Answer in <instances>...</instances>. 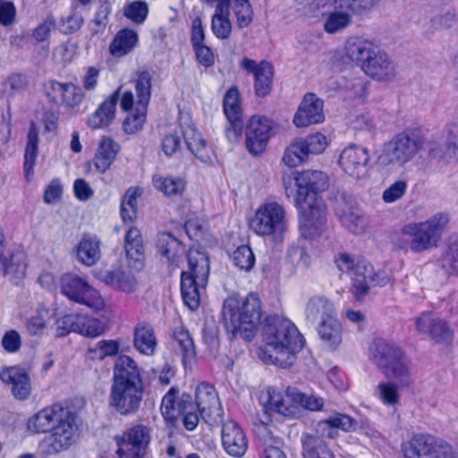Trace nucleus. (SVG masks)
Wrapping results in <instances>:
<instances>
[{
    "label": "nucleus",
    "mask_w": 458,
    "mask_h": 458,
    "mask_svg": "<svg viewBox=\"0 0 458 458\" xmlns=\"http://www.w3.org/2000/svg\"><path fill=\"white\" fill-rule=\"evenodd\" d=\"M295 206L299 212V229L302 237L318 235L326 223V206L318 193L328 187L327 175L317 170L295 171Z\"/></svg>",
    "instance_id": "nucleus-1"
},
{
    "label": "nucleus",
    "mask_w": 458,
    "mask_h": 458,
    "mask_svg": "<svg viewBox=\"0 0 458 458\" xmlns=\"http://www.w3.org/2000/svg\"><path fill=\"white\" fill-rule=\"evenodd\" d=\"M262 341L259 357L263 362L280 368L290 367L295 360V354L304 345L303 336L296 326L279 318H272L263 327Z\"/></svg>",
    "instance_id": "nucleus-2"
},
{
    "label": "nucleus",
    "mask_w": 458,
    "mask_h": 458,
    "mask_svg": "<svg viewBox=\"0 0 458 458\" xmlns=\"http://www.w3.org/2000/svg\"><path fill=\"white\" fill-rule=\"evenodd\" d=\"M143 383L140 369L128 355L117 358L109 394V405L120 415L134 414L143 399Z\"/></svg>",
    "instance_id": "nucleus-3"
},
{
    "label": "nucleus",
    "mask_w": 458,
    "mask_h": 458,
    "mask_svg": "<svg viewBox=\"0 0 458 458\" xmlns=\"http://www.w3.org/2000/svg\"><path fill=\"white\" fill-rule=\"evenodd\" d=\"M449 221L447 213L438 212L424 221L406 224L394 233L392 243L404 253L429 251L439 245Z\"/></svg>",
    "instance_id": "nucleus-4"
},
{
    "label": "nucleus",
    "mask_w": 458,
    "mask_h": 458,
    "mask_svg": "<svg viewBox=\"0 0 458 458\" xmlns=\"http://www.w3.org/2000/svg\"><path fill=\"white\" fill-rule=\"evenodd\" d=\"M261 316V302L255 293L248 294L242 302L234 297H229L224 302V325L233 337L250 341L260 324Z\"/></svg>",
    "instance_id": "nucleus-5"
},
{
    "label": "nucleus",
    "mask_w": 458,
    "mask_h": 458,
    "mask_svg": "<svg viewBox=\"0 0 458 458\" xmlns=\"http://www.w3.org/2000/svg\"><path fill=\"white\" fill-rule=\"evenodd\" d=\"M369 357L386 377L395 380L402 386L411 384L409 360L393 343L381 338L375 339L369 347Z\"/></svg>",
    "instance_id": "nucleus-6"
},
{
    "label": "nucleus",
    "mask_w": 458,
    "mask_h": 458,
    "mask_svg": "<svg viewBox=\"0 0 458 458\" xmlns=\"http://www.w3.org/2000/svg\"><path fill=\"white\" fill-rule=\"evenodd\" d=\"M338 269L349 275L352 282V293L357 301H361L370 286H385L390 282L386 271L375 272L373 267L360 257L340 253L335 259Z\"/></svg>",
    "instance_id": "nucleus-7"
},
{
    "label": "nucleus",
    "mask_w": 458,
    "mask_h": 458,
    "mask_svg": "<svg viewBox=\"0 0 458 458\" xmlns=\"http://www.w3.org/2000/svg\"><path fill=\"white\" fill-rule=\"evenodd\" d=\"M188 271L181 274V293L184 304L196 310L200 304L209 276V260L208 255L197 248H191L188 252Z\"/></svg>",
    "instance_id": "nucleus-8"
},
{
    "label": "nucleus",
    "mask_w": 458,
    "mask_h": 458,
    "mask_svg": "<svg viewBox=\"0 0 458 458\" xmlns=\"http://www.w3.org/2000/svg\"><path fill=\"white\" fill-rule=\"evenodd\" d=\"M425 140L416 131H405L386 142L377 158L383 168L403 166L411 162L424 148Z\"/></svg>",
    "instance_id": "nucleus-9"
},
{
    "label": "nucleus",
    "mask_w": 458,
    "mask_h": 458,
    "mask_svg": "<svg viewBox=\"0 0 458 458\" xmlns=\"http://www.w3.org/2000/svg\"><path fill=\"white\" fill-rule=\"evenodd\" d=\"M248 225L256 235L271 237L274 241L280 242L288 230L286 209L276 201L264 202L250 216Z\"/></svg>",
    "instance_id": "nucleus-10"
},
{
    "label": "nucleus",
    "mask_w": 458,
    "mask_h": 458,
    "mask_svg": "<svg viewBox=\"0 0 458 458\" xmlns=\"http://www.w3.org/2000/svg\"><path fill=\"white\" fill-rule=\"evenodd\" d=\"M152 438V428L145 424H134L114 436L117 458H144Z\"/></svg>",
    "instance_id": "nucleus-11"
},
{
    "label": "nucleus",
    "mask_w": 458,
    "mask_h": 458,
    "mask_svg": "<svg viewBox=\"0 0 458 458\" xmlns=\"http://www.w3.org/2000/svg\"><path fill=\"white\" fill-rule=\"evenodd\" d=\"M401 450L405 458H458L457 452L446 441L426 435L413 436L402 444Z\"/></svg>",
    "instance_id": "nucleus-12"
},
{
    "label": "nucleus",
    "mask_w": 458,
    "mask_h": 458,
    "mask_svg": "<svg viewBox=\"0 0 458 458\" xmlns=\"http://www.w3.org/2000/svg\"><path fill=\"white\" fill-rule=\"evenodd\" d=\"M119 99L122 110L127 112L132 109L134 94L131 90H123L120 87L88 115L87 125L92 130H101L112 124L115 118L116 105Z\"/></svg>",
    "instance_id": "nucleus-13"
},
{
    "label": "nucleus",
    "mask_w": 458,
    "mask_h": 458,
    "mask_svg": "<svg viewBox=\"0 0 458 458\" xmlns=\"http://www.w3.org/2000/svg\"><path fill=\"white\" fill-rule=\"evenodd\" d=\"M61 292L69 300L84 304L95 312L101 311L106 307L99 292L76 275L65 274L61 277Z\"/></svg>",
    "instance_id": "nucleus-14"
},
{
    "label": "nucleus",
    "mask_w": 458,
    "mask_h": 458,
    "mask_svg": "<svg viewBox=\"0 0 458 458\" xmlns=\"http://www.w3.org/2000/svg\"><path fill=\"white\" fill-rule=\"evenodd\" d=\"M151 76L148 72H141L134 81L137 100L134 99L135 110L127 115L123 123V129L127 134L140 131L146 122L147 108L151 96Z\"/></svg>",
    "instance_id": "nucleus-15"
},
{
    "label": "nucleus",
    "mask_w": 458,
    "mask_h": 458,
    "mask_svg": "<svg viewBox=\"0 0 458 458\" xmlns=\"http://www.w3.org/2000/svg\"><path fill=\"white\" fill-rule=\"evenodd\" d=\"M275 133L276 123L273 120L262 115H252L245 128L247 150L253 156L262 154Z\"/></svg>",
    "instance_id": "nucleus-16"
},
{
    "label": "nucleus",
    "mask_w": 458,
    "mask_h": 458,
    "mask_svg": "<svg viewBox=\"0 0 458 458\" xmlns=\"http://www.w3.org/2000/svg\"><path fill=\"white\" fill-rule=\"evenodd\" d=\"M43 93L48 102L58 106L74 108L79 106L84 98L82 89L72 82H61L49 80L43 84Z\"/></svg>",
    "instance_id": "nucleus-17"
},
{
    "label": "nucleus",
    "mask_w": 458,
    "mask_h": 458,
    "mask_svg": "<svg viewBox=\"0 0 458 458\" xmlns=\"http://www.w3.org/2000/svg\"><path fill=\"white\" fill-rule=\"evenodd\" d=\"M294 389L285 393L268 386L259 393V401L266 413H277L284 417L296 418V406L293 402Z\"/></svg>",
    "instance_id": "nucleus-18"
},
{
    "label": "nucleus",
    "mask_w": 458,
    "mask_h": 458,
    "mask_svg": "<svg viewBox=\"0 0 458 458\" xmlns=\"http://www.w3.org/2000/svg\"><path fill=\"white\" fill-rule=\"evenodd\" d=\"M370 157L367 148L352 145L344 148L339 157V165L350 177L361 180L369 175Z\"/></svg>",
    "instance_id": "nucleus-19"
},
{
    "label": "nucleus",
    "mask_w": 458,
    "mask_h": 458,
    "mask_svg": "<svg viewBox=\"0 0 458 458\" xmlns=\"http://www.w3.org/2000/svg\"><path fill=\"white\" fill-rule=\"evenodd\" d=\"M79 437V427L76 423L75 413L57 424L44 443L48 454H57L69 449Z\"/></svg>",
    "instance_id": "nucleus-20"
},
{
    "label": "nucleus",
    "mask_w": 458,
    "mask_h": 458,
    "mask_svg": "<svg viewBox=\"0 0 458 458\" xmlns=\"http://www.w3.org/2000/svg\"><path fill=\"white\" fill-rule=\"evenodd\" d=\"M335 214L342 225L353 234L361 235L369 228L368 216L354 200L341 199L336 205Z\"/></svg>",
    "instance_id": "nucleus-21"
},
{
    "label": "nucleus",
    "mask_w": 458,
    "mask_h": 458,
    "mask_svg": "<svg viewBox=\"0 0 458 458\" xmlns=\"http://www.w3.org/2000/svg\"><path fill=\"white\" fill-rule=\"evenodd\" d=\"M362 71L374 81L389 82L397 77L398 64L390 54L378 47Z\"/></svg>",
    "instance_id": "nucleus-22"
},
{
    "label": "nucleus",
    "mask_w": 458,
    "mask_h": 458,
    "mask_svg": "<svg viewBox=\"0 0 458 458\" xmlns=\"http://www.w3.org/2000/svg\"><path fill=\"white\" fill-rule=\"evenodd\" d=\"M194 405L207 423H215L222 416L217 393L215 387L208 383H200L197 386Z\"/></svg>",
    "instance_id": "nucleus-23"
},
{
    "label": "nucleus",
    "mask_w": 458,
    "mask_h": 458,
    "mask_svg": "<svg viewBox=\"0 0 458 458\" xmlns=\"http://www.w3.org/2000/svg\"><path fill=\"white\" fill-rule=\"evenodd\" d=\"M188 149L203 163H212L214 153L189 117H182L179 128Z\"/></svg>",
    "instance_id": "nucleus-24"
},
{
    "label": "nucleus",
    "mask_w": 458,
    "mask_h": 458,
    "mask_svg": "<svg viewBox=\"0 0 458 458\" xmlns=\"http://www.w3.org/2000/svg\"><path fill=\"white\" fill-rule=\"evenodd\" d=\"M378 47L367 38L351 36L344 44L343 57L363 70Z\"/></svg>",
    "instance_id": "nucleus-25"
},
{
    "label": "nucleus",
    "mask_w": 458,
    "mask_h": 458,
    "mask_svg": "<svg viewBox=\"0 0 458 458\" xmlns=\"http://www.w3.org/2000/svg\"><path fill=\"white\" fill-rule=\"evenodd\" d=\"M1 381L9 386L13 397L27 400L31 394V381L25 369L20 366L6 367L0 372Z\"/></svg>",
    "instance_id": "nucleus-26"
},
{
    "label": "nucleus",
    "mask_w": 458,
    "mask_h": 458,
    "mask_svg": "<svg viewBox=\"0 0 458 458\" xmlns=\"http://www.w3.org/2000/svg\"><path fill=\"white\" fill-rule=\"evenodd\" d=\"M222 445L231 456L242 457L248 449V439L241 426L234 420H226L222 425Z\"/></svg>",
    "instance_id": "nucleus-27"
},
{
    "label": "nucleus",
    "mask_w": 458,
    "mask_h": 458,
    "mask_svg": "<svg viewBox=\"0 0 458 458\" xmlns=\"http://www.w3.org/2000/svg\"><path fill=\"white\" fill-rule=\"evenodd\" d=\"M323 101L313 93L306 94L293 117L297 127H306L324 121Z\"/></svg>",
    "instance_id": "nucleus-28"
},
{
    "label": "nucleus",
    "mask_w": 458,
    "mask_h": 458,
    "mask_svg": "<svg viewBox=\"0 0 458 458\" xmlns=\"http://www.w3.org/2000/svg\"><path fill=\"white\" fill-rule=\"evenodd\" d=\"M124 250L128 266L135 270L140 271L145 266V251L140 231L131 226L124 236Z\"/></svg>",
    "instance_id": "nucleus-29"
},
{
    "label": "nucleus",
    "mask_w": 458,
    "mask_h": 458,
    "mask_svg": "<svg viewBox=\"0 0 458 458\" xmlns=\"http://www.w3.org/2000/svg\"><path fill=\"white\" fill-rule=\"evenodd\" d=\"M241 65L247 72L252 73L255 77V91L259 97L267 96L270 90L273 81V67L268 62L257 64L256 61L244 58Z\"/></svg>",
    "instance_id": "nucleus-30"
},
{
    "label": "nucleus",
    "mask_w": 458,
    "mask_h": 458,
    "mask_svg": "<svg viewBox=\"0 0 458 458\" xmlns=\"http://www.w3.org/2000/svg\"><path fill=\"white\" fill-rule=\"evenodd\" d=\"M97 277L109 287L123 293H132L137 287L135 276L120 267L98 271Z\"/></svg>",
    "instance_id": "nucleus-31"
},
{
    "label": "nucleus",
    "mask_w": 458,
    "mask_h": 458,
    "mask_svg": "<svg viewBox=\"0 0 458 458\" xmlns=\"http://www.w3.org/2000/svg\"><path fill=\"white\" fill-rule=\"evenodd\" d=\"M73 252L78 262L91 267L100 259V242L95 235L84 234L74 247Z\"/></svg>",
    "instance_id": "nucleus-32"
},
{
    "label": "nucleus",
    "mask_w": 458,
    "mask_h": 458,
    "mask_svg": "<svg viewBox=\"0 0 458 458\" xmlns=\"http://www.w3.org/2000/svg\"><path fill=\"white\" fill-rule=\"evenodd\" d=\"M133 346L141 354L153 356L157 347V339L151 325L139 322L133 330Z\"/></svg>",
    "instance_id": "nucleus-33"
},
{
    "label": "nucleus",
    "mask_w": 458,
    "mask_h": 458,
    "mask_svg": "<svg viewBox=\"0 0 458 458\" xmlns=\"http://www.w3.org/2000/svg\"><path fill=\"white\" fill-rule=\"evenodd\" d=\"M120 150L119 144L108 136H102L93 158L95 168L101 174L109 169Z\"/></svg>",
    "instance_id": "nucleus-34"
},
{
    "label": "nucleus",
    "mask_w": 458,
    "mask_h": 458,
    "mask_svg": "<svg viewBox=\"0 0 458 458\" xmlns=\"http://www.w3.org/2000/svg\"><path fill=\"white\" fill-rule=\"evenodd\" d=\"M336 316L334 303L325 296L315 295L309 299L305 308V318L310 322L327 320Z\"/></svg>",
    "instance_id": "nucleus-35"
},
{
    "label": "nucleus",
    "mask_w": 458,
    "mask_h": 458,
    "mask_svg": "<svg viewBox=\"0 0 458 458\" xmlns=\"http://www.w3.org/2000/svg\"><path fill=\"white\" fill-rule=\"evenodd\" d=\"M317 331L319 339L327 348L335 350L341 345L344 330L336 316L327 320L320 321L318 325Z\"/></svg>",
    "instance_id": "nucleus-36"
},
{
    "label": "nucleus",
    "mask_w": 458,
    "mask_h": 458,
    "mask_svg": "<svg viewBox=\"0 0 458 458\" xmlns=\"http://www.w3.org/2000/svg\"><path fill=\"white\" fill-rule=\"evenodd\" d=\"M157 249L161 256L174 266H178L184 254V248L174 236L168 233H160L157 238Z\"/></svg>",
    "instance_id": "nucleus-37"
},
{
    "label": "nucleus",
    "mask_w": 458,
    "mask_h": 458,
    "mask_svg": "<svg viewBox=\"0 0 458 458\" xmlns=\"http://www.w3.org/2000/svg\"><path fill=\"white\" fill-rule=\"evenodd\" d=\"M172 346L174 351L182 356V361L186 366L196 355L195 346L190 333L182 327L174 329Z\"/></svg>",
    "instance_id": "nucleus-38"
},
{
    "label": "nucleus",
    "mask_w": 458,
    "mask_h": 458,
    "mask_svg": "<svg viewBox=\"0 0 458 458\" xmlns=\"http://www.w3.org/2000/svg\"><path fill=\"white\" fill-rule=\"evenodd\" d=\"M458 28V17L451 10H441L437 13L423 26V33L431 36L437 31L449 30Z\"/></svg>",
    "instance_id": "nucleus-39"
},
{
    "label": "nucleus",
    "mask_w": 458,
    "mask_h": 458,
    "mask_svg": "<svg viewBox=\"0 0 458 458\" xmlns=\"http://www.w3.org/2000/svg\"><path fill=\"white\" fill-rule=\"evenodd\" d=\"M38 153V131L34 123H31L28 135L24 153V174L28 182L33 177V168Z\"/></svg>",
    "instance_id": "nucleus-40"
},
{
    "label": "nucleus",
    "mask_w": 458,
    "mask_h": 458,
    "mask_svg": "<svg viewBox=\"0 0 458 458\" xmlns=\"http://www.w3.org/2000/svg\"><path fill=\"white\" fill-rule=\"evenodd\" d=\"M0 267L13 284H18L25 276L27 267L25 254L16 252L5 257L0 261Z\"/></svg>",
    "instance_id": "nucleus-41"
},
{
    "label": "nucleus",
    "mask_w": 458,
    "mask_h": 458,
    "mask_svg": "<svg viewBox=\"0 0 458 458\" xmlns=\"http://www.w3.org/2000/svg\"><path fill=\"white\" fill-rule=\"evenodd\" d=\"M144 193V188L133 186L127 189L120 204V214L123 222H132L137 217V199Z\"/></svg>",
    "instance_id": "nucleus-42"
},
{
    "label": "nucleus",
    "mask_w": 458,
    "mask_h": 458,
    "mask_svg": "<svg viewBox=\"0 0 458 458\" xmlns=\"http://www.w3.org/2000/svg\"><path fill=\"white\" fill-rule=\"evenodd\" d=\"M301 445L303 458H334L326 443L318 437L303 434Z\"/></svg>",
    "instance_id": "nucleus-43"
},
{
    "label": "nucleus",
    "mask_w": 458,
    "mask_h": 458,
    "mask_svg": "<svg viewBox=\"0 0 458 458\" xmlns=\"http://www.w3.org/2000/svg\"><path fill=\"white\" fill-rule=\"evenodd\" d=\"M154 188L165 197L174 198L182 194L185 190V181L180 177L162 176L155 174L152 177Z\"/></svg>",
    "instance_id": "nucleus-44"
},
{
    "label": "nucleus",
    "mask_w": 458,
    "mask_h": 458,
    "mask_svg": "<svg viewBox=\"0 0 458 458\" xmlns=\"http://www.w3.org/2000/svg\"><path fill=\"white\" fill-rule=\"evenodd\" d=\"M138 43V34L130 29L120 30L110 45V53L115 57L129 54Z\"/></svg>",
    "instance_id": "nucleus-45"
},
{
    "label": "nucleus",
    "mask_w": 458,
    "mask_h": 458,
    "mask_svg": "<svg viewBox=\"0 0 458 458\" xmlns=\"http://www.w3.org/2000/svg\"><path fill=\"white\" fill-rule=\"evenodd\" d=\"M181 406L179 389L173 386L164 395L160 405V411L165 420L174 422L181 414L182 410Z\"/></svg>",
    "instance_id": "nucleus-46"
},
{
    "label": "nucleus",
    "mask_w": 458,
    "mask_h": 458,
    "mask_svg": "<svg viewBox=\"0 0 458 458\" xmlns=\"http://www.w3.org/2000/svg\"><path fill=\"white\" fill-rule=\"evenodd\" d=\"M106 330V323L102 320L86 314L77 313V334L89 338H97L102 335Z\"/></svg>",
    "instance_id": "nucleus-47"
},
{
    "label": "nucleus",
    "mask_w": 458,
    "mask_h": 458,
    "mask_svg": "<svg viewBox=\"0 0 458 458\" xmlns=\"http://www.w3.org/2000/svg\"><path fill=\"white\" fill-rule=\"evenodd\" d=\"M374 395L385 405L396 408L400 404L401 394L396 384L391 381H383L377 384Z\"/></svg>",
    "instance_id": "nucleus-48"
},
{
    "label": "nucleus",
    "mask_w": 458,
    "mask_h": 458,
    "mask_svg": "<svg viewBox=\"0 0 458 458\" xmlns=\"http://www.w3.org/2000/svg\"><path fill=\"white\" fill-rule=\"evenodd\" d=\"M309 157L302 140L296 139L286 147L282 161L288 167H297L303 164Z\"/></svg>",
    "instance_id": "nucleus-49"
},
{
    "label": "nucleus",
    "mask_w": 458,
    "mask_h": 458,
    "mask_svg": "<svg viewBox=\"0 0 458 458\" xmlns=\"http://www.w3.org/2000/svg\"><path fill=\"white\" fill-rule=\"evenodd\" d=\"M229 10L230 7H216L212 17V30L221 39L228 38L231 34L232 25L229 20Z\"/></svg>",
    "instance_id": "nucleus-50"
},
{
    "label": "nucleus",
    "mask_w": 458,
    "mask_h": 458,
    "mask_svg": "<svg viewBox=\"0 0 458 458\" xmlns=\"http://www.w3.org/2000/svg\"><path fill=\"white\" fill-rule=\"evenodd\" d=\"M181 405L182 410L180 415H182L183 426L187 430L192 431L197 428L201 415L192 403L191 396L188 394H181Z\"/></svg>",
    "instance_id": "nucleus-51"
},
{
    "label": "nucleus",
    "mask_w": 458,
    "mask_h": 458,
    "mask_svg": "<svg viewBox=\"0 0 458 458\" xmlns=\"http://www.w3.org/2000/svg\"><path fill=\"white\" fill-rule=\"evenodd\" d=\"M230 7L240 29L250 26L253 21V9L250 0H230Z\"/></svg>",
    "instance_id": "nucleus-52"
},
{
    "label": "nucleus",
    "mask_w": 458,
    "mask_h": 458,
    "mask_svg": "<svg viewBox=\"0 0 458 458\" xmlns=\"http://www.w3.org/2000/svg\"><path fill=\"white\" fill-rule=\"evenodd\" d=\"M224 113L228 121L242 119L240 94L236 88L229 89L224 97Z\"/></svg>",
    "instance_id": "nucleus-53"
},
{
    "label": "nucleus",
    "mask_w": 458,
    "mask_h": 458,
    "mask_svg": "<svg viewBox=\"0 0 458 458\" xmlns=\"http://www.w3.org/2000/svg\"><path fill=\"white\" fill-rule=\"evenodd\" d=\"M293 402L296 406V418L301 414L302 409L320 411L324 406V400L316 395H306L294 390Z\"/></svg>",
    "instance_id": "nucleus-54"
},
{
    "label": "nucleus",
    "mask_w": 458,
    "mask_h": 458,
    "mask_svg": "<svg viewBox=\"0 0 458 458\" xmlns=\"http://www.w3.org/2000/svg\"><path fill=\"white\" fill-rule=\"evenodd\" d=\"M49 319V311L47 309H38L35 314L30 316L26 321V329L30 335H42L47 327Z\"/></svg>",
    "instance_id": "nucleus-55"
},
{
    "label": "nucleus",
    "mask_w": 458,
    "mask_h": 458,
    "mask_svg": "<svg viewBox=\"0 0 458 458\" xmlns=\"http://www.w3.org/2000/svg\"><path fill=\"white\" fill-rule=\"evenodd\" d=\"M43 411L47 420V422L50 431L54 429L57 424H60L74 413L70 408L63 406L60 403L47 406L43 408Z\"/></svg>",
    "instance_id": "nucleus-56"
},
{
    "label": "nucleus",
    "mask_w": 458,
    "mask_h": 458,
    "mask_svg": "<svg viewBox=\"0 0 458 458\" xmlns=\"http://www.w3.org/2000/svg\"><path fill=\"white\" fill-rule=\"evenodd\" d=\"M119 350V344L114 340H101L89 349L91 359L103 360L107 356L115 355Z\"/></svg>",
    "instance_id": "nucleus-57"
},
{
    "label": "nucleus",
    "mask_w": 458,
    "mask_h": 458,
    "mask_svg": "<svg viewBox=\"0 0 458 458\" xmlns=\"http://www.w3.org/2000/svg\"><path fill=\"white\" fill-rule=\"evenodd\" d=\"M331 5L340 9H351L352 13H360L372 9L379 0H329Z\"/></svg>",
    "instance_id": "nucleus-58"
},
{
    "label": "nucleus",
    "mask_w": 458,
    "mask_h": 458,
    "mask_svg": "<svg viewBox=\"0 0 458 458\" xmlns=\"http://www.w3.org/2000/svg\"><path fill=\"white\" fill-rule=\"evenodd\" d=\"M301 140L309 156L324 152L329 144V139L320 132L310 134Z\"/></svg>",
    "instance_id": "nucleus-59"
},
{
    "label": "nucleus",
    "mask_w": 458,
    "mask_h": 458,
    "mask_svg": "<svg viewBox=\"0 0 458 458\" xmlns=\"http://www.w3.org/2000/svg\"><path fill=\"white\" fill-rule=\"evenodd\" d=\"M148 6L144 1H133L126 5L124 16L134 23L141 24L147 19Z\"/></svg>",
    "instance_id": "nucleus-60"
},
{
    "label": "nucleus",
    "mask_w": 458,
    "mask_h": 458,
    "mask_svg": "<svg viewBox=\"0 0 458 458\" xmlns=\"http://www.w3.org/2000/svg\"><path fill=\"white\" fill-rule=\"evenodd\" d=\"M233 260L236 267L245 271H249L255 264L254 254L247 245L240 246L234 250Z\"/></svg>",
    "instance_id": "nucleus-61"
},
{
    "label": "nucleus",
    "mask_w": 458,
    "mask_h": 458,
    "mask_svg": "<svg viewBox=\"0 0 458 458\" xmlns=\"http://www.w3.org/2000/svg\"><path fill=\"white\" fill-rule=\"evenodd\" d=\"M70 333L77 334V313L64 315L55 321V337H64Z\"/></svg>",
    "instance_id": "nucleus-62"
},
{
    "label": "nucleus",
    "mask_w": 458,
    "mask_h": 458,
    "mask_svg": "<svg viewBox=\"0 0 458 458\" xmlns=\"http://www.w3.org/2000/svg\"><path fill=\"white\" fill-rule=\"evenodd\" d=\"M407 189V181L397 180L383 191L382 199L387 204L394 203L401 199L405 195Z\"/></svg>",
    "instance_id": "nucleus-63"
},
{
    "label": "nucleus",
    "mask_w": 458,
    "mask_h": 458,
    "mask_svg": "<svg viewBox=\"0 0 458 458\" xmlns=\"http://www.w3.org/2000/svg\"><path fill=\"white\" fill-rule=\"evenodd\" d=\"M26 86V77L21 73H13L3 83V90L4 94L11 97L24 90Z\"/></svg>",
    "instance_id": "nucleus-64"
}]
</instances>
